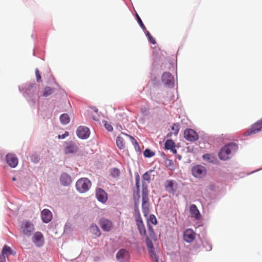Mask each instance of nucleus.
Masks as SVG:
<instances>
[{
  "mask_svg": "<svg viewBox=\"0 0 262 262\" xmlns=\"http://www.w3.org/2000/svg\"><path fill=\"white\" fill-rule=\"evenodd\" d=\"M18 89L31 107H34L38 102L39 96L35 82L26 83L19 86Z\"/></svg>",
  "mask_w": 262,
  "mask_h": 262,
  "instance_id": "obj_1",
  "label": "nucleus"
},
{
  "mask_svg": "<svg viewBox=\"0 0 262 262\" xmlns=\"http://www.w3.org/2000/svg\"><path fill=\"white\" fill-rule=\"evenodd\" d=\"M238 149V145L234 142H231L225 145L219 151L218 156L222 160H227L230 158V156L235 152Z\"/></svg>",
  "mask_w": 262,
  "mask_h": 262,
  "instance_id": "obj_2",
  "label": "nucleus"
},
{
  "mask_svg": "<svg viewBox=\"0 0 262 262\" xmlns=\"http://www.w3.org/2000/svg\"><path fill=\"white\" fill-rule=\"evenodd\" d=\"M91 185V182L88 178H82L76 182L75 186L79 192L84 193L90 189Z\"/></svg>",
  "mask_w": 262,
  "mask_h": 262,
  "instance_id": "obj_3",
  "label": "nucleus"
},
{
  "mask_svg": "<svg viewBox=\"0 0 262 262\" xmlns=\"http://www.w3.org/2000/svg\"><path fill=\"white\" fill-rule=\"evenodd\" d=\"M153 171L149 170L146 171L142 176V194H149L148 184L151 182V173Z\"/></svg>",
  "mask_w": 262,
  "mask_h": 262,
  "instance_id": "obj_4",
  "label": "nucleus"
},
{
  "mask_svg": "<svg viewBox=\"0 0 262 262\" xmlns=\"http://www.w3.org/2000/svg\"><path fill=\"white\" fill-rule=\"evenodd\" d=\"M22 233L27 236H30L35 230L33 223L29 221H23L20 226Z\"/></svg>",
  "mask_w": 262,
  "mask_h": 262,
  "instance_id": "obj_5",
  "label": "nucleus"
},
{
  "mask_svg": "<svg viewBox=\"0 0 262 262\" xmlns=\"http://www.w3.org/2000/svg\"><path fill=\"white\" fill-rule=\"evenodd\" d=\"M191 172L194 177L202 178L206 176L207 170L204 166L201 165H196L192 167Z\"/></svg>",
  "mask_w": 262,
  "mask_h": 262,
  "instance_id": "obj_6",
  "label": "nucleus"
},
{
  "mask_svg": "<svg viewBox=\"0 0 262 262\" xmlns=\"http://www.w3.org/2000/svg\"><path fill=\"white\" fill-rule=\"evenodd\" d=\"M135 186H136V191L133 195V198L134 203H139V200L140 198V176L138 172H135Z\"/></svg>",
  "mask_w": 262,
  "mask_h": 262,
  "instance_id": "obj_7",
  "label": "nucleus"
},
{
  "mask_svg": "<svg viewBox=\"0 0 262 262\" xmlns=\"http://www.w3.org/2000/svg\"><path fill=\"white\" fill-rule=\"evenodd\" d=\"M162 81L164 85L168 88L174 86V78L169 72H164L162 76Z\"/></svg>",
  "mask_w": 262,
  "mask_h": 262,
  "instance_id": "obj_8",
  "label": "nucleus"
},
{
  "mask_svg": "<svg viewBox=\"0 0 262 262\" xmlns=\"http://www.w3.org/2000/svg\"><path fill=\"white\" fill-rule=\"evenodd\" d=\"M116 259L119 262H128L130 259V254L126 249H121L117 253Z\"/></svg>",
  "mask_w": 262,
  "mask_h": 262,
  "instance_id": "obj_9",
  "label": "nucleus"
},
{
  "mask_svg": "<svg viewBox=\"0 0 262 262\" xmlns=\"http://www.w3.org/2000/svg\"><path fill=\"white\" fill-rule=\"evenodd\" d=\"M76 135L81 139H86L90 135V129L86 126H80L76 129Z\"/></svg>",
  "mask_w": 262,
  "mask_h": 262,
  "instance_id": "obj_10",
  "label": "nucleus"
},
{
  "mask_svg": "<svg viewBox=\"0 0 262 262\" xmlns=\"http://www.w3.org/2000/svg\"><path fill=\"white\" fill-rule=\"evenodd\" d=\"M184 136L187 141L190 142L196 141L199 139V135L197 133L191 128L186 129L184 132Z\"/></svg>",
  "mask_w": 262,
  "mask_h": 262,
  "instance_id": "obj_11",
  "label": "nucleus"
},
{
  "mask_svg": "<svg viewBox=\"0 0 262 262\" xmlns=\"http://www.w3.org/2000/svg\"><path fill=\"white\" fill-rule=\"evenodd\" d=\"M32 242L37 247H41L45 243L44 237L41 232H36L32 236Z\"/></svg>",
  "mask_w": 262,
  "mask_h": 262,
  "instance_id": "obj_12",
  "label": "nucleus"
},
{
  "mask_svg": "<svg viewBox=\"0 0 262 262\" xmlns=\"http://www.w3.org/2000/svg\"><path fill=\"white\" fill-rule=\"evenodd\" d=\"M6 161L11 168L16 167L18 163V159L14 154L9 153L6 156Z\"/></svg>",
  "mask_w": 262,
  "mask_h": 262,
  "instance_id": "obj_13",
  "label": "nucleus"
},
{
  "mask_svg": "<svg viewBox=\"0 0 262 262\" xmlns=\"http://www.w3.org/2000/svg\"><path fill=\"white\" fill-rule=\"evenodd\" d=\"M262 130V118L254 123L246 133V136H250Z\"/></svg>",
  "mask_w": 262,
  "mask_h": 262,
  "instance_id": "obj_14",
  "label": "nucleus"
},
{
  "mask_svg": "<svg viewBox=\"0 0 262 262\" xmlns=\"http://www.w3.org/2000/svg\"><path fill=\"white\" fill-rule=\"evenodd\" d=\"M59 181L62 186H69L72 182L71 176L67 172H62L59 177Z\"/></svg>",
  "mask_w": 262,
  "mask_h": 262,
  "instance_id": "obj_15",
  "label": "nucleus"
},
{
  "mask_svg": "<svg viewBox=\"0 0 262 262\" xmlns=\"http://www.w3.org/2000/svg\"><path fill=\"white\" fill-rule=\"evenodd\" d=\"M142 209L144 216H146L149 212L148 194H142Z\"/></svg>",
  "mask_w": 262,
  "mask_h": 262,
  "instance_id": "obj_16",
  "label": "nucleus"
},
{
  "mask_svg": "<svg viewBox=\"0 0 262 262\" xmlns=\"http://www.w3.org/2000/svg\"><path fill=\"white\" fill-rule=\"evenodd\" d=\"M99 225L102 230L106 232L110 231L113 227V224L112 222L110 220L103 217L100 219L99 221Z\"/></svg>",
  "mask_w": 262,
  "mask_h": 262,
  "instance_id": "obj_17",
  "label": "nucleus"
},
{
  "mask_svg": "<svg viewBox=\"0 0 262 262\" xmlns=\"http://www.w3.org/2000/svg\"><path fill=\"white\" fill-rule=\"evenodd\" d=\"M96 196L98 201L101 203H104L107 200L106 192L102 188H97L96 190Z\"/></svg>",
  "mask_w": 262,
  "mask_h": 262,
  "instance_id": "obj_18",
  "label": "nucleus"
},
{
  "mask_svg": "<svg viewBox=\"0 0 262 262\" xmlns=\"http://www.w3.org/2000/svg\"><path fill=\"white\" fill-rule=\"evenodd\" d=\"M195 233L191 229H186L183 234V239L186 243H189L194 239Z\"/></svg>",
  "mask_w": 262,
  "mask_h": 262,
  "instance_id": "obj_19",
  "label": "nucleus"
},
{
  "mask_svg": "<svg viewBox=\"0 0 262 262\" xmlns=\"http://www.w3.org/2000/svg\"><path fill=\"white\" fill-rule=\"evenodd\" d=\"M78 150V146L73 142L67 143V145L64 148V152L66 154H75L77 152Z\"/></svg>",
  "mask_w": 262,
  "mask_h": 262,
  "instance_id": "obj_20",
  "label": "nucleus"
},
{
  "mask_svg": "<svg viewBox=\"0 0 262 262\" xmlns=\"http://www.w3.org/2000/svg\"><path fill=\"white\" fill-rule=\"evenodd\" d=\"M41 219L43 223H48L52 219V213L48 209H44L41 212Z\"/></svg>",
  "mask_w": 262,
  "mask_h": 262,
  "instance_id": "obj_21",
  "label": "nucleus"
},
{
  "mask_svg": "<svg viewBox=\"0 0 262 262\" xmlns=\"http://www.w3.org/2000/svg\"><path fill=\"white\" fill-rule=\"evenodd\" d=\"M136 222L140 234L141 236H145V237L146 236H147L146 235V229L142 218L136 220Z\"/></svg>",
  "mask_w": 262,
  "mask_h": 262,
  "instance_id": "obj_22",
  "label": "nucleus"
},
{
  "mask_svg": "<svg viewBox=\"0 0 262 262\" xmlns=\"http://www.w3.org/2000/svg\"><path fill=\"white\" fill-rule=\"evenodd\" d=\"M189 211L190 214L194 216L196 219L199 220L201 218L200 212L195 205H191Z\"/></svg>",
  "mask_w": 262,
  "mask_h": 262,
  "instance_id": "obj_23",
  "label": "nucleus"
},
{
  "mask_svg": "<svg viewBox=\"0 0 262 262\" xmlns=\"http://www.w3.org/2000/svg\"><path fill=\"white\" fill-rule=\"evenodd\" d=\"M173 185L174 183L173 180H167L165 184L166 190L169 193H174L176 189L173 188Z\"/></svg>",
  "mask_w": 262,
  "mask_h": 262,
  "instance_id": "obj_24",
  "label": "nucleus"
},
{
  "mask_svg": "<svg viewBox=\"0 0 262 262\" xmlns=\"http://www.w3.org/2000/svg\"><path fill=\"white\" fill-rule=\"evenodd\" d=\"M60 122L63 125L68 124L70 121V118L68 114L64 113L60 115L59 117Z\"/></svg>",
  "mask_w": 262,
  "mask_h": 262,
  "instance_id": "obj_25",
  "label": "nucleus"
},
{
  "mask_svg": "<svg viewBox=\"0 0 262 262\" xmlns=\"http://www.w3.org/2000/svg\"><path fill=\"white\" fill-rule=\"evenodd\" d=\"M125 135H126L127 136L129 137V138H130V142L134 145L136 151L141 152V150L140 149V146H139L138 143L137 142V140L133 136H130V135H127L126 134Z\"/></svg>",
  "mask_w": 262,
  "mask_h": 262,
  "instance_id": "obj_26",
  "label": "nucleus"
},
{
  "mask_svg": "<svg viewBox=\"0 0 262 262\" xmlns=\"http://www.w3.org/2000/svg\"><path fill=\"white\" fill-rule=\"evenodd\" d=\"M90 231L94 235H95L97 237H99L101 232L98 228V227L95 224H92L90 227Z\"/></svg>",
  "mask_w": 262,
  "mask_h": 262,
  "instance_id": "obj_27",
  "label": "nucleus"
},
{
  "mask_svg": "<svg viewBox=\"0 0 262 262\" xmlns=\"http://www.w3.org/2000/svg\"><path fill=\"white\" fill-rule=\"evenodd\" d=\"M116 144L117 147L120 149H123L125 148V143L124 142V139L122 137L119 136L117 137Z\"/></svg>",
  "mask_w": 262,
  "mask_h": 262,
  "instance_id": "obj_28",
  "label": "nucleus"
},
{
  "mask_svg": "<svg viewBox=\"0 0 262 262\" xmlns=\"http://www.w3.org/2000/svg\"><path fill=\"white\" fill-rule=\"evenodd\" d=\"M176 146L174 142L172 139H168L165 143L164 148L165 150H170Z\"/></svg>",
  "mask_w": 262,
  "mask_h": 262,
  "instance_id": "obj_29",
  "label": "nucleus"
},
{
  "mask_svg": "<svg viewBox=\"0 0 262 262\" xmlns=\"http://www.w3.org/2000/svg\"><path fill=\"white\" fill-rule=\"evenodd\" d=\"M147 228L148 231V234L149 238L154 239V241L157 240V236L154 230L152 227L149 224L147 225Z\"/></svg>",
  "mask_w": 262,
  "mask_h": 262,
  "instance_id": "obj_30",
  "label": "nucleus"
},
{
  "mask_svg": "<svg viewBox=\"0 0 262 262\" xmlns=\"http://www.w3.org/2000/svg\"><path fill=\"white\" fill-rule=\"evenodd\" d=\"M7 252L10 255H14L15 253L10 247L5 245L2 249V255H6Z\"/></svg>",
  "mask_w": 262,
  "mask_h": 262,
  "instance_id": "obj_31",
  "label": "nucleus"
},
{
  "mask_svg": "<svg viewBox=\"0 0 262 262\" xmlns=\"http://www.w3.org/2000/svg\"><path fill=\"white\" fill-rule=\"evenodd\" d=\"M138 204L137 203H134V216L136 220L141 219V216L140 213V210L138 207Z\"/></svg>",
  "mask_w": 262,
  "mask_h": 262,
  "instance_id": "obj_32",
  "label": "nucleus"
},
{
  "mask_svg": "<svg viewBox=\"0 0 262 262\" xmlns=\"http://www.w3.org/2000/svg\"><path fill=\"white\" fill-rule=\"evenodd\" d=\"M53 92V89H52L49 86H46L44 88L42 96L44 97H48L51 95Z\"/></svg>",
  "mask_w": 262,
  "mask_h": 262,
  "instance_id": "obj_33",
  "label": "nucleus"
},
{
  "mask_svg": "<svg viewBox=\"0 0 262 262\" xmlns=\"http://www.w3.org/2000/svg\"><path fill=\"white\" fill-rule=\"evenodd\" d=\"M203 159L209 162L213 163L215 158L211 154H206L203 156Z\"/></svg>",
  "mask_w": 262,
  "mask_h": 262,
  "instance_id": "obj_34",
  "label": "nucleus"
},
{
  "mask_svg": "<svg viewBox=\"0 0 262 262\" xmlns=\"http://www.w3.org/2000/svg\"><path fill=\"white\" fill-rule=\"evenodd\" d=\"M145 243L148 250L155 248L152 242L148 236H146L145 237Z\"/></svg>",
  "mask_w": 262,
  "mask_h": 262,
  "instance_id": "obj_35",
  "label": "nucleus"
},
{
  "mask_svg": "<svg viewBox=\"0 0 262 262\" xmlns=\"http://www.w3.org/2000/svg\"><path fill=\"white\" fill-rule=\"evenodd\" d=\"M155 155V152L149 148H146L143 152V155L146 158H151Z\"/></svg>",
  "mask_w": 262,
  "mask_h": 262,
  "instance_id": "obj_36",
  "label": "nucleus"
},
{
  "mask_svg": "<svg viewBox=\"0 0 262 262\" xmlns=\"http://www.w3.org/2000/svg\"><path fill=\"white\" fill-rule=\"evenodd\" d=\"M120 172L118 168H113L111 169V175L114 178L118 177L120 176Z\"/></svg>",
  "mask_w": 262,
  "mask_h": 262,
  "instance_id": "obj_37",
  "label": "nucleus"
},
{
  "mask_svg": "<svg viewBox=\"0 0 262 262\" xmlns=\"http://www.w3.org/2000/svg\"><path fill=\"white\" fill-rule=\"evenodd\" d=\"M136 19H137V20L139 25H140V27L142 29L143 31H146V27H145L141 18L140 17V16L138 15V14L137 13L136 14Z\"/></svg>",
  "mask_w": 262,
  "mask_h": 262,
  "instance_id": "obj_38",
  "label": "nucleus"
},
{
  "mask_svg": "<svg viewBox=\"0 0 262 262\" xmlns=\"http://www.w3.org/2000/svg\"><path fill=\"white\" fill-rule=\"evenodd\" d=\"M165 165L170 170H172L174 168L173 162L172 160L166 159L165 161Z\"/></svg>",
  "mask_w": 262,
  "mask_h": 262,
  "instance_id": "obj_39",
  "label": "nucleus"
},
{
  "mask_svg": "<svg viewBox=\"0 0 262 262\" xmlns=\"http://www.w3.org/2000/svg\"><path fill=\"white\" fill-rule=\"evenodd\" d=\"M150 258L151 260H154V258L159 257V256L156 253L155 251V248L148 250Z\"/></svg>",
  "mask_w": 262,
  "mask_h": 262,
  "instance_id": "obj_40",
  "label": "nucleus"
},
{
  "mask_svg": "<svg viewBox=\"0 0 262 262\" xmlns=\"http://www.w3.org/2000/svg\"><path fill=\"white\" fill-rule=\"evenodd\" d=\"M146 34V36L147 37L148 41L151 42L152 44L155 45L156 43V40L154 39L152 36L151 35L149 32L146 30V31H144Z\"/></svg>",
  "mask_w": 262,
  "mask_h": 262,
  "instance_id": "obj_41",
  "label": "nucleus"
},
{
  "mask_svg": "<svg viewBox=\"0 0 262 262\" xmlns=\"http://www.w3.org/2000/svg\"><path fill=\"white\" fill-rule=\"evenodd\" d=\"M171 129L174 131L173 134L175 135H177L180 130L179 124L174 123L171 127Z\"/></svg>",
  "mask_w": 262,
  "mask_h": 262,
  "instance_id": "obj_42",
  "label": "nucleus"
},
{
  "mask_svg": "<svg viewBox=\"0 0 262 262\" xmlns=\"http://www.w3.org/2000/svg\"><path fill=\"white\" fill-rule=\"evenodd\" d=\"M30 158L32 162L34 163H37L39 162L40 157L39 156L36 155H33L30 157Z\"/></svg>",
  "mask_w": 262,
  "mask_h": 262,
  "instance_id": "obj_43",
  "label": "nucleus"
},
{
  "mask_svg": "<svg viewBox=\"0 0 262 262\" xmlns=\"http://www.w3.org/2000/svg\"><path fill=\"white\" fill-rule=\"evenodd\" d=\"M149 220L150 221V222L155 225H157L158 223L157 220L155 215L154 214H150L149 215Z\"/></svg>",
  "mask_w": 262,
  "mask_h": 262,
  "instance_id": "obj_44",
  "label": "nucleus"
},
{
  "mask_svg": "<svg viewBox=\"0 0 262 262\" xmlns=\"http://www.w3.org/2000/svg\"><path fill=\"white\" fill-rule=\"evenodd\" d=\"M203 247L205 248L206 251H209L212 249V246L208 242H205L203 244Z\"/></svg>",
  "mask_w": 262,
  "mask_h": 262,
  "instance_id": "obj_45",
  "label": "nucleus"
},
{
  "mask_svg": "<svg viewBox=\"0 0 262 262\" xmlns=\"http://www.w3.org/2000/svg\"><path fill=\"white\" fill-rule=\"evenodd\" d=\"M104 126H105V128L108 132H112L113 130V127L112 125L111 124L107 123L106 121H105Z\"/></svg>",
  "mask_w": 262,
  "mask_h": 262,
  "instance_id": "obj_46",
  "label": "nucleus"
},
{
  "mask_svg": "<svg viewBox=\"0 0 262 262\" xmlns=\"http://www.w3.org/2000/svg\"><path fill=\"white\" fill-rule=\"evenodd\" d=\"M148 109L146 107H142L141 108V112L144 116H147L148 114Z\"/></svg>",
  "mask_w": 262,
  "mask_h": 262,
  "instance_id": "obj_47",
  "label": "nucleus"
},
{
  "mask_svg": "<svg viewBox=\"0 0 262 262\" xmlns=\"http://www.w3.org/2000/svg\"><path fill=\"white\" fill-rule=\"evenodd\" d=\"M35 75H36L37 81H39L41 79V76L39 74V71L38 69H35Z\"/></svg>",
  "mask_w": 262,
  "mask_h": 262,
  "instance_id": "obj_48",
  "label": "nucleus"
},
{
  "mask_svg": "<svg viewBox=\"0 0 262 262\" xmlns=\"http://www.w3.org/2000/svg\"><path fill=\"white\" fill-rule=\"evenodd\" d=\"M69 134L68 132H66L63 134L62 135H59L58 136V139H63L66 137H68L69 136Z\"/></svg>",
  "mask_w": 262,
  "mask_h": 262,
  "instance_id": "obj_49",
  "label": "nucleus"
},
{
  "mask_svg": "<svg viewBox=\"0 0 262 262\" xmlns=\"http://www.w3.org/2000/svg\"><path fill=\"white\" fill-rule=\"evenodd\" d=\"M6 255H0V262H6Z\"/></svg>",
  "mask_w": 262,
  "mask_h": 262,
  "instance_id": "obj_50",
  "label": "nucleus"
},
{
  "mask_svg": "<svg viewBox=\"0 0 262 262\" xmlns=\"http://www.w3.org/2000/svg\"><path fill=\"white\" fill-rule=\"evenodd\" d=\"M173 154H176L177 152V149H176V146H174L173 148H171L170 149Z\"/></svg>",
  "mask_w": 262,
  "mask_h": 262,
  "instance_id": "obj_51",
  "label": "nucleus"
},
{
  "mask_svg": "<svg viewBox=\"0 0 262 262\" xmlns=\"http://www.w3.org/2000/svg\"><path fill=\"white\" fill-rule=\"evenodd\" d=\"M69 229H70V227H69L68 225L66 224L64 227V231L66 232V231Z\"/></svg>",
  "mask_w": 262,
  "mask_h": 262,
  "instance_id": "obj_52",
  "label": "nucleus"
},
{
  "mask_svg": "<svg viewBox=\"0 0 262 262\" xmlns=\"http://www.w3.org/2000/svg\"><path fill=\"white\" fill-rule=\"evenodd\" d=\"M155 262H159V257H156V258H154V260H152Z\"/></svg>",
  "mask_w": 262,
  "mask_h": 262,
  "instance_id": "obj_53",
  "label": "nucleus"
},
{
  "mask_svg": "<svg viewBox=\"0 0 262 262\" xmlns=\"http://www.w3.org/2000/svg\"><path fill=\"white\" fill-rule=\"evenodd\" d=\"M92 109L96 113L98 111V110L96 107H93Z\"/></svg>",
  "mask_w": 262,
  "mask_h": 262,
  "instance_id": "obj_54",
  "label": "nucleus"
},
{
  "mask_svg": "<svg viewBox=\"0 0 262 262\" xmlns=\"http://www.w3.org/2000/svg\"><path fill=\"white\" fill-rule=\"evenodd\" d=\"M181 158H182L181 156H180V155H178V159L179 160H181Z\"/></svg>",
  "mask_w": 262,
  "mask_h": 262,
  "instance_id": "obj_55",
  "label": "nucleus"
},
{
  "mask_svg": "<svg viewBox=\"0 0 262 262\" xmlns=\"http://www.w3.org/2000/svg\"><path fill=\"white\" fill-rule=\"evenodd\" d=\"M117 128H122V127H121V125H118V126H117Z\"/></svg>",
  "mask_w": 262,
  "mask_h": 262,
  "instance_id": "obj_56",
  "label": "nucleus"
},
{
  "mask_svg": "<svg viewBox=\"0 0 262 262\" xmlns=\"http://www.w3.org/2000/svg\"><path fill=\"white\" fill-rule=\"evenodd\" d=\"M12 180H13V181H16V178H15V177H13V179H12Z\"/></svg>",
  "mask_w": 262,
  "mask_h": 262,
  "instance_id": "obj_57",
  "label": "nucleus"
},
{
  "mask_svg": "<svg viewBox=\"0 0 262 262\" xmlns=\"http://www.w3.org/2000/svg\"><path fill=\"white\" fill-rule=\"evenodd\" d=\"M259 170V169H258V170H255V171H253V172H252L251 173L257 171H258V170Z\"/></svg>",
  "mask_w": 262,
  "mask_h": 262,
  "instance_id": "obj_58",
  "label": "nucleus"
},
{
  "mask_svg": "<svg viewBox=\"0 0 262 262\" xmlns=\"http://www.w3.org/2000/svg\"><path fill=\"white\" fill-rule=\"evenodd\" d=\"M171 135V133H170V134H167V137H169V135Z\"/></svg>",
  "mask_w": 262,
  "mask_h": 262,
  "instance_id": "obj_59",
  "label": "nucleus"
},
{
  "mask_svg": "<svg viewBox=\"0 0 262 262\" xmlns=\"http://www.w3.org/2000/svg\"><path fill=\"white\" fill-rule=\"evenodd\" d=\"M162 156H165V154L164 153L162 152V154H161Z\"/></svg>",
  "mask_w": 262,
  "mask_h": 262,
  "instance_id": "obj_60",
  "label": "nucleus"
},
{
  "mask_svg": "<svg viewBox=\"0 0 262 262\" xmlns=\"http://www.w3.org/2000/svg\"><path fill=\"white\" fill-rule=\"evenodd\" d=\"M33 55L35 56V51H33Z\"/></svg>",
  "mask_w": 262,
  "mask_h": 262,
  "instance_id": "obj_61",
  "label": "nucleus"
},
{
  "mask_svg": "<svg viewBox=\"0 0 262 262\" xmlns=\"http://www.w3.org/2000/svg\"><path fill=\"white\" fill-rule=\"evenodd\" d=\"M94 120H97V119H95V118H94Z\"/></svg>",
  "mask_w": 262,
  "mask_h": 262,
  "instance_id": "obj_62",
  "label": "nucleus"
},
{
  "mask_svg": "<svg viewBox=\"0 0 262 262\" xmlns=\"http://www.w3.org/2000/svg\"><path fill=\"white\" fill-rule=\"evenodd\" d=\"M161 262H164V261H161Z\"/></svg>",
  "mask_w": 262,
  "mask_h": 262,
  "instance_id": "obj_63",
  "label": "nucleus"
}]
</instances>
